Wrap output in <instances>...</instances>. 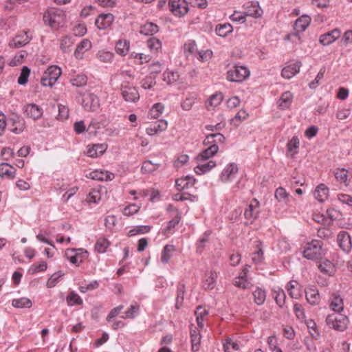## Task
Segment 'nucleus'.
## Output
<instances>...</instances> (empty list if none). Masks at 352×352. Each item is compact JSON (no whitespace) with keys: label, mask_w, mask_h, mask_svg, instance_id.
Listing matches in <instances>:
<instances>
[{"label":"nucleus","mask_w":352,"mask_h":352,"mask_svg":"<svg viewBox=\"0 0 352 352\" xmlns=\"http://www.w3.org/2000/svg\"><path fill=\"white\" fill-rule=\"evenodd\" d=\"M179 79V75L177 72L166 71L163 74V80L168 85L176 82Z\"/></svg>","instance_id":"40"},{"label":"nucleus","mask_w":352,"mask_h":352,"mask_svg":"<svg viewBox=\"0 0 352 352\" xmlns=\"http://www.w3.org/2000/svg\"><path fill=\"white\" fill-rule=\"evenodd\" d=\"M114 16L111 13L100 14L95 21V24L100 30H105L113 23Z\"/></svg>","instance_id":"16"},{"label":"nucleus","mask_w":352,"mask_h":352,"mask_svg":"<svg viewBox=\"0 0 352 352\" xmlns=\"http://www.w3.org/2000/svg\"><path fill=\"white\" fill-rule=\"evenodd\" d=\"M215 32L217 35L224 37L232 32V26L229 23L219 24L216 27Z\"/></svg>","instance_id":"45"},{"label":"nucleus","mask_w":352,"mask_h":352,"mask_svg":"<svg viewBox=\"0 0 352 352\" xmlns=\"http://www.w3.org/2000/svg\"><path fill=\"white\" fill-rule=\"evenodd\" d=\"M87 253L83 249H68L65 252V256L72 264L78 266L82 263L84 255Z\"/></svg>","instance_id":"10"},{"label":"nucleus","mask_w":352,"mask_h":352,"mask_svg":"<svg viewBox=\"0 0 352 352\" xmlns=\"http://www.w3.org/2000/svg\"><path fill=\"white\" fill-rule=\"evenodd\" d=\"M287 291L292 298L298 299L302 296V289L296 280H290L288 283Z\"/></svg>","instance_id":"23"},{"label":"nucleus","mask_w":352,"mask_h":352,"mask_svg":"<svg viewBox=\"0 0 352 352\" xmlns=\"http://www.w3.org/2000/svg\"><path fill=\"white\" fill-rule=\"evenodd\" d=\"M223 95L222 94H215L210 96L209 101H208V105L211 107H217L219 104H221V102L223 100Z\"/></svg>","instance_id":"62"},{"label":"nucleus","mask_w":352,"mask_h":352,"mask_svg":"<svg viewBox=\"0 0 352 352\" xmlns=\"http://www.w3.org/2000/svg\"><path fill=\"white\" fill-rule=\"evenodd\" d=\"M89 178L98 181H111L114 178V174L102 170H95L89 173Z\"/></svg>","instance_id":"19"},{"label":"nucleus","mask_w":352,"mask_h":352,"mask_svg":"<svg viewBox=\"0 0 352 352\" xmlns=\"http://www.w3.org/2000/svg\"><path fill=\"white\" fill-rule=\"evenodd\" d=\"M256 243V250L253 253L252 259L254 263L258 264L261 263L263 259V252L262 242L260 240H257Z\"/></svg>","instance_id":"35"},{"label":"nucleus","mask_w":352,"mask_h":352,"mask_svg":"<svg viewBox=\"0 0 352 352\" xmlns=\"http://www.w3.org/2000/svg\"><path fill=\"white\" fill-rule=\"evenodd\" d=\"M275 197L280 202L287 203L289 194L286 192L285 189L279 187L275 191Z\"/></svg>","instance_id":"56"},{"label":"nucleus","mask_w":352,"mask_h":352,"mask_svg":"<svg viewBox=\"0 0 352 352\" xmlns=\"http://www.w3.org/2000/svg\"><path fill=\"white\" fill-rule=\"evenodd\" d=\"M286 295L283 290H279L276 292V296H274L275 301L276 304L280 307H283L285 302Z\"/></svg>","instance_id":"64"},{"label":"nucleus","mask_w":352,"mask_h":352,"mask_svg":"<svg viewBox=\"0 0 352 352\" xmlns=\"http://www.w3.org/2000/svg\"><path fill=\"white\" fill-rule=\"evenodd\" d=\"M245 13L247 15L258 18L263 14V10L258 4V2L252 1L247 7Z\"/></svg>","instance_id":"26"},{"label":"nucleus","mask_w":352,"mask_h":352,"mask_svg":"<svg viewBox=\"0 0 352 352\" xmlns=\"http://www.w3.org/2000/svg\"><path fill=\"white\" fill-rule=\"evenodd\" d=\"M196 179L194 177L187 175L184 177H181L175 181V187L177 190L182 191L185 189H188L194 186Z\"/></svg>","instance_id":"15"},{"label":"nucleus","mask_w":352,"mask_h":352,"mask_svg":"<svg viewBox=\"0 0 352 352\" xmlns=\"http://www.w3.org/2000/svg\"><path fill=\"white\" fill-rule=\"evenodd\" d=\"M161 164L160 163H154L152 161L147 160L144 162L142 166V171L143 173H150L156 170Z\"/></svg>","instance_id":"48"},{"label":"nucleus","mask_w":352,"mask_h":352,"mask_svg":"<svg viewBox=\"0 0 352 352\" xmlns=\"http://www.w3.org/2000/svg\"><path fill=\"white\" fill-rule=\"evenodd\" d=\"M306 299L312 305L317 304L320 300L318 291L314 289H309L306 292Z\"/></svg>","instance_id":"42"},{"label":"nucleus","mask_w":352,"mask_h":352,"mask_svg":"<svg viewBox=\"0 0 352 352\" xmlns=\"http://www.w3.org/2000/svg\"><path fill=\"white\" fill-rule=\"evenodd\" d=\"M91 47V42L87 38H83L76 46L74 56L76 59L81 60L84 57V54L88 52Z\"/></svg>","instance_id":"14"},{"label":"nucleus","mask_w":352,"mask_h":352,"mask_svg":"<svg viewBox=\"0 0 352 352\" xmlns=\"http://www.w3.org/2000/svg\"><path fill=\"white\" fill-rule=\"evenodd\" d=\"M16 173V169L8 163H1L0 164V176L1 177H7L13 178Z\"/></svg>","instance_id":"30"},{"label":"nucleus","mask_w":352,"mask_h":352,"mask_svg":"<svg viewBox=\"0 0 352 352\" xmlns=\"http://www.w3.org/2000/svg\"><path fill=\"white\" fill-rule=\"evenodd\" d=\"M130 43L127 40H119L116 45V52L120 56H125L129 50Z\"/></svg>","instance_id":"34"},{"label":"nucleus","mask_w":352,"mask_h":352,"mask_svg":"<svg viewBox=\"0 0 352 352\" xmlns=\"http://www.w3.org/2000/svg\"><path fill=\"white\" fill-rule=\"evenodd\" d=\"M131 58H133L138 64L148 63L151 60V56L143 53L132 52L130 54Z\"/></svg>","instance_id":"54"},{"label":"nucleus","mask_w":352,"mask_h":352,"mask_svg":"<svg viewBox=\"0 0 352 352\" xmlns=\"http://www.w3.org/2000/svg\"><path fill=\"white\" fill-rule=\"evenodd\" d=\"M168 7L176 16H182L188 11V4L185 0H168Z\"/></svg>","instance_id":"9"},{"label":"nucleus","mask_w":352,"mask_h":352,"mask_svg":"<svg viewBox=\"0 0 352 352\" xmlns=\"http://www.w3.org/2000/svg\"><path fill=\"white\" fill-rule=\"evenodd\" d=\"M300 142L296 136H294L287 144V153L290 154L291 157H294L298 153Z\"/></svg>","instance_id":"36"},{"label":"nucleus","mask_w":352,"mask_h":352,"mask_svg":"<svg viewBox=\"0 0 352 352\" xmlns=\"http://www.w3.org/2000/svg\"><path fill=\"white\" fill-rule=\"evenodd\" d=\"M223 349L225 352H232V351H238L239 349V344L231 339L226 340L223 344Z\"/></svg>","instance_id":"59"},{"label":"nucleus","mask_w":352,"mask_h":352,"mask_svg":"<svg viewBox=\"0 0 352 352\" xmlns=\"http://www.w3.org/2000/svg\"><path fill=\"white\" fill-rule=\"evenodd\" d=\"M175 250L173 245H166L162 252L161 261L163 263H168L171 258V253Z\"/></svg>","instance_id":"41"},{"label":"nucleus","mask_w":352,"mask_h":352,"mask_svg":"<svg viewBox=\"0 0 352 352\" xmlns=\"http://www.w3.org/2000/svg\"><path fill=\"white\" fill-rule=\"evenodd\" d=\"M328 195L329 188L324 184L318 185L314 191V197L320 202H323L326 200Z\"/></svg>","instance_id":"27"},{"label":"nucleus","mask_w":352,"mask_h":352,"mask_svg":"<svg viewBox=\"0 0 352 352\" xmlns=\"http://www.w3.org/2000/svg\"><path fill=\"white\" fill-rule=\"evenodd\" d=\"M141 87L144 89H151L155 84V78L151 76H146L141 82Z\"/></svg>","instance_id":"58"},{"label":"nucleus","mask_w":352,"mask_h":352,"mask_svg":"<svg viewBox=\"0 0 352 352\" xmlns=\"http://www.w3.org/2000/svg\"><path fill=\"white\" fill-rule=\"evenodd\" d=\"M73 44L74 41L72 37L69 36H65L60 41V47L63 52H66L73 45Z\"/></svg>","instance_id":"57"},{"label":"nucleus","mask_w":352,"mask_h":352,"mask_svg":"<svg viewBox=\"0 0 352 352\" xmlns=\"http://www.w3.org/2000/svg\"><path fill=\"white\" fill-rule=\"evenodd\" d=\"M146 43L147 47L153 53L158 52L159 50H161L162 48L161 41L155 37H151L148 38Z\"/></svg>","instance_id":"46"},{"label":"nucleus","mask_w":352,"mask_h":352,"mask_svg":"<svg viewBox=\"0 0 352 352\" xmlns=\"http://www.w3.org/2000/svg\"><path fill=\"white\" fill-rule=\"evenodd\" d=\"M293 94L290 91H285L282 94L279 100L278 107L282 109H288L292 102Z\"/></svg>","instance_id":"29"},{"label":"nucleus","mask_w":352,"mask_h":352,"mask_svg":"<svg viewBox=\"0 0 352 352\" xmlns=\"http://www.w3.org/2000/svg\"><path fill=\"white\" fill-rule=\"evenodd\" d=\"M301 66L300 61L290 63L282 69L281 75L284 78L289 79L300 72Z\"/></svg>","instance_id":"12"},{"label":"nucleus","mask_w":352,"mask_h":352,"mask_svg":"<svg viewBox=\"0 0 352 352\" xmlns=\"http://www.w3.org/2000/svg\"><path fill=\"white\" fill-rule=\"evenodd\" d=\"M339 246L344 252H349L351 248V241L350 235L345 231L340 232L337 236Z\"/></svg>","instance_id":"18"},{"label":"nucleus","mask_w":352,"mask_h":352,"mask_svg":"<svg viewBox=\"0 0 352 352\" xmlns=\"http://www.w3.org/2000/svg\"><path fill=\"white\" fill-rule=\"evenodd\" d=\"M201 163L202 162L199 163V164L194 168L195 173L197 175H202L208 173L216 166V162L213 160H210L206 163Z\"/></svg>","instance_id":"28"},{"label":"nucleus","mask_w":352,"mask_h":352,"mask_svg":"<svg viewBox=\"0 0 352 352\" xmlns=\"http://www.w3.org/2000/svg\"><path fill=\"white\" fill-rule=\"evenodd\" d=\"M151 230L149 226H138L130 230L128 232L129 236H133L138 234L147 233Z\"/></svg>","instance_id":"55"},{"label":"nucleus","mask_w":352,"mask_h":352,"mask_svg":"<svg viewBox=\"0 0 352 352\" xmlns=\"http://www.w3.org/2000/svg\"><path fill=\"white\" fill-rule=\"evenodd\" d=\"M168 123L164 120H160L155 122L146 129V133L148 135H154L158 133L162 132L167 129Z\"/></svg>","instance_id":"17"},{"label":"nucleus","mask_w":352,"mask_h":352,"mask_svg":"<svg viewBox=\"0 0 352 352\" xmlns=\"http://www.w3.org/2000/svg\"><path fill=\"white\" fill-rule=\"evenodd\" d=\"M158 31V26L153 23H146L140 29V33L144 35H153Z\"/></svg>","instance_id":"39"},{"label":"nucleus","mask_w":352,"mask_h":352,"mask_svg":"<svg viewBox=\"0 0 352 352\" xmlns=\"http://www.w3.org/2000/svg\"><path fill=\"white\" fill-rule=\"evenodd\" d=\"M182 218L181 212L177 208H174V217L171 220L168 222L167 227L163 231L164 234L169 232L173 228H174L179 223Z\"/></svg>","instance_id":"31"},{"label":"nucleus","mask_w":352,"mask_h":352,"mask_svg":"<svg viewBox=\"0 0 352 352\" xmlns=\"http://www.w3.org/2000/svg\"><path fill=\"white\" fill-rule=\"evenodd\" d=\"M97 58L103 63H110L113 58V54L109 51L100 50L96 54Z\"/></svg>","instance_id":"53"},{"label":"nucleus","mask_w":352,"mask_h":352,"mask_svg":"<svg viewBox=\"0 0 352 352\" xmlns=\"http://www.w3.org/2000/svg\"><path fill=\"white\" fill-rule=\"evenodd\" d=\"M248 270H243V275L239 276L235 278L234 285L239 288L248 289L251 285L249 281L245 278Z\"/></svg>","instance_id":"38"},{"label":"nucleus","mask_w":352,"mask_h":352,"mask_svg":"<svg viewBox=\"0 0 352 352\" xmlns=\"http://www.w3.org/2000/svg\"><path fill=\"white\" fill-rule=\"evenodd\" d=\"M107 148L105 144H96L88 146L87 155L91 157H98L102 155Z\"/></svg>","instance_id":"20"},{"label":"nucleus","mask_w":352,"mask_h":352,"mask_svg":"<svg viewBox=\"0 0 352 352\" xmlns=\"http://www.w3.org/2000/svg\"><path fill=\"white\" fill-rule=\"evenodd\" d=\"M334 176L336 180L340 184H344L345 186H349V180L348 179V170L345 168H338L334 171Z\"/></svg>","instance_id":"32"},{"label":"nucleus","mask_w":352,"mask_h":352,"mask_svg":"<svg viewBox=\"0 0 352 352\" xmlns=\"http://www.w3.org/2000/svg\"><path fill=\"white\" fill-rule=\"evenodd\" d=\"M340 35V30L335 28L327 33L322 34L320 36L319 41L323 45H329L339 38Z\"/></svg>","instance_id":"13"},{"label":"nucleus","mask_w":352,"mask_h":352,"mask_svg":"<svg viewBox=\"0 0 352 352\" xmlns=\"http://www.w3.org/2000/svg\"><path fill=\"white\" fill-rule=\"evenodd\" d=\"M140 307L138 305H131L130 308L124 313V316H122L123 318H134L136 313L139 311Z\"/></svg>","instance_id":"63"},{"label":"nucleus","mask_w":352,"mask_h":352,"mask_svg":"<svg viewBox=\"0 0 352 352\" xmlns=\"http://www.w3.org/2000/svg\"><path fill=\"white\" fill-rule=\"evenodd\" d=\"M250 75V72L247 67L235 64L227 72V79L230 82H242Z\"/></svg>","instance_id":"4"},{"label":"nucleus","mask_w":352,"mask_h":352,"mask_svg":"<svg viewBox=\"0 0 352 352\" xmlns=\"http://www.w3.org/2000/svg\"><path fill=\"white\" fill-rule=\"evenodd\" d=\"M61 69L56 65H52L47 68L41 78V84L45 87H52L61 75Z\"/></svg>","instance_id":"6"},{"label":"nucleus","mask_w":352,"mask_h":352,"mask_svg":"<svg viewBox=\"0 0 352 352\" xmlns=\"http://www.w3.org/2000/svg\"><path fill=\"white\" fill-rule=\"evenodd\" d=\"M67 302L68 305H82V300L78 294L75 292H71L67 297Z\"/></svg>","instance_id":"50"},{"label":"nucleus","mask_w":352,"mask_h":352,"mask_svg":"<svg viewBox=\"0 0 352 352\" xmlns=\"http://www.w3.org/2000/svg\"><path fill=\"white\" fill-rule=\"evenodd\" d=\"M186 287L183 283H178L177 286V296L175 299V308L179 309L182 304L184 299V294L186 292Z\"/></svg>","instance_id":"33"},{"label":"nucleus","mask_w":352,"mask_h":352,"mask_svg":"<svg viewBox=\"0 0 352 352\" xmlns=\"http://www.w3.org/2000/svg\"><path fill=\"white\" fill-rule=\"evenodd\" d=\"M70 82L73 86L82 87L86 85L87 82V77L85 74H78L70 79Z\"/></svg>","instance_id":"51"},{"label":"nucleus","mask_w":352,"mask_h":352,"mask_svg":"<svg viewBox=\"0 0 352 352\" xmlns=\"http://www.w3.org/2000/svg\"><path fill=\"white\" fill-rule=\"evenodd\" d=\"M311 17L304 14L299 17L295 22L294 28L297 32H302L311 23Z\"/></svg>","instance_id":"21"},{"label":"nucleus","mask_w":352,"mask_h":352,"mask_svg":"<svg viewBox=\"0 0 352 352\" xmlns=\"http://www.w3.org/2000/svg\"><path fill=\"white\" fill-rule=\"evenodd\" d=\"M326 322L330 328L343 331L346 329L348 318L344 315L334 313L327 316Z\"/></svg>","instance_id":"5"},{"label":"nucleus","mask_w":352,"mask_h":352,"mask_svg":"<svg viewBox=\"0 0 352 352\" xmlns=\"http://www.w3.org/2000/svg\"><path fill=\"white\" fill-rule=\"evenodd\" d=\"M226 138L220 133H213L206 136L204 144L208 147L202 151L195 158L197 163L206 161L217 153L219 151L218 144L225 143Z\"/></svg>","instance_id":"1"},{"label":"nucleus","mask_w":352,"mask_h":352,"mask_svg":"<svg viewBox=\"0 0 352 352\" xmlns=\"http://www.w3.org/2000/svg\"><path fill=\"white\" fill-rule=\"evenodd\" d=\"M164 110V105L162 103L155 104L151 109L149 111L148 115L151 118L157 119L163 113Z\"/></svg>","instance_id":"44"},{"label":"nucleus","mask_w":352,"mask_h":352,"mask_svg":"<svg viewBox=\"0 0 352 352\" xmlns=\"http://www.w3.org/2000/svg\"><path fill=\"white\" fill-rule=\"evenodd\" d=\"M217 278V274L214 271H211L209 274L208 277L205 280L204 283V287L205 289H212L216 285V279Z\"/></svg>","instance_id":"43"},{"label":"nucleus","mask_w":352,"mask_h":352,"mask_svg":"<svg viewBox=\"0 0 352 352\" xmlns=\"http://www.w3.org/2000/svg\"><path fill=\"white\" fill-rule=\"evenodd\" d=\"M27 116L33 120L40 118L43 115V110L35 104H30L25 108Z\"/></svg>","instance_id":"22"},{"label":"nucleus","mask_w":352,"mask_h":352,"mask_svg":"<svg viewBox=\"0 0 352 352\" xmlns=\"http://www.w3.org/2000/svg\"><path fill=\"white\" fill-rule=\"evenodd\" d=\"M121 94L124 100L129 102H136L140 99V94L135 87L128 82H124L120 87Z\"/></svg>","instance_id":"7"},{"label":"nucleus","mask_w":352,"mask_h":352,"mask_svg":"<svg viewBox=\"0 0 352 352\" xmlns=\"http://www.w3.org/2000/svg\"><path fill=\"white\" fill-rule=\"evenodd\" d=\"M238 170V166L235 163L228 164L221 172V181L225 183L232 181L236 178Z\"/></svg>","instance_id":"11"},{"label":"nucleus","mask_w":352,"mask_h":352,"mask_svg":"<svg viewBox=\"0 0 352 352\" xmlns=\"http://www.w3.org/2000/svg\"><path fill=\"white\" fill-rule=\"evenodd\" d=\"M259 205L258 201L254 199L251 203L249 204L248 208L245 210L244 215L245 217L250 221H253L258 217V212H254V210Z\"/></svg>","instance_id":"25"},{"label":"nucleus","mask_w":352,"mask_h":352,"mask_svg":"<svg viewBox=\"0 0 352 352\" xmlns=\"http://www.w3.org/2000/svg\"><path fill=\"white\" fill-rule=\"evenodd\" d=\"M248 116V113L246 111L241 109L236 116L232 119L231 123L235 125H239L240 122L245 120Z\"/></svg>","instance_id":"60"},{"label":"nucleus","mask_w":352,"mask_h":352,"mask_svg":"<svg viewBox=\"0 0 352 352\" xmlns=\"http://www.w3.org/2000/svg\"><path fill=\"white\" fill-rule=\"evenodd\" d=\"M47 265L45 261H41L39 263H34L28 270L29 274L33 275L38 272H44L47 270Z\"/></svg>","instance_id":"49"},{"label":"nucleus","mask_w":352,"mask_h":352,"mask_svg":"<svg viewBox=\"0 0 352 352\" xmlns=\"http://www.w3.org/2000/svg\"><path fill=\"white\" fill-rule=\"evenodd\" d=\"M208 314V312L206 309L201 307H199L197 308V310L195 311V315L197 316L196 320L197 322V325L199 328L202 329L204 327V317L206 316Z\"/></svg>","instance_id":"47"},{"label":"nucleus","mask_w":352,"mask_h":352,"mask_svg":"<svg viewBox=\"0 0 352 352\" xmlns=\"http://www.w3.org/2000/svg\"><path fill=\"white\" fill-rule=\"evenodd\" d=\"M254 301L258 305H263L266 299V292L260 287H257L253 292Z\"/></svg>","instance_id":"37"},{"label":"nucleus","mask_w":352,"mask_h":352,"mask_svg":"<svg viewBox=\"0 0 352 352\" xmlns=\"http://www.w3.org/2000/svg\"><path fill=\"white\" fill-rule=\"evenodd\" d=\"M69 110L67 106L58 104V119L60 120H67L69 118Z\"/></svg>","instance_id":"61"},{"label":"nucleus","mask_w":352,"mask_h":352,"mask_svg":"<svg viewBox=\"0 0 352 352\" xmlns=\"http://www.w3.org/2000/svg\"><path fill=\"white\" fill-rule=\"evenodd\" d=\"M82 107L87 111H96L100 107V100L97 95L89 91L82 95Z\"/></svg>","instance_id":"8"},{"label":"nucleus","mask_w":352,"mask_h":352,"mask_svg":"<svg viewBox=\"0 0 352 352\" xmlns=\"http://www.w3.org/2000/svg\"><path fill=\"white\" fill-rule=\"evenodd\" d=\"M330 307L335 312H340L344 309V303L342 298L338 294H333L329 300Z\"/></svg>","instance_id":"24"},{"label":"nucleus","mask_w":352,"mask_h":352,"mask_svg":"<svg viewBox=\"0 0 352 352\" xmlns=\"http://www.w3.org/2000/svg\"><path fill=\"white\" fill-rule=\"evenodd\" d=\"M109 245V242L108 241V240L105 238L101 237L98 239L95 245V250L98 253H104L106 252Z\"/></svg>","instance_id":"52"},{"label":"nucleus","mask_w":352,"mask_h":352,"mask_svg":"<svg viewBox=\"0 0 352 352\" xmlns=\"http://www.w3.org/2000/svg\"><path fill=\"white\" fill-rule=\"evenodd\" d=\"M65 19V12L57 8H50L43 15L44 23L53 28H57L62 25Z\"/></svg>","instance_id":"3"},{"label":"nucleus","mask_w":352,"mask_h":352,"mask_svg":"<svg viewBox=\"0 0 352 352\" xmlns=\"http://www.w3.org/2000/svg\"><path fill=\"white\" fill-rule=\"evenodd\" d=\"M323 242L320 240H312L311 242L307 243L305 250L302 252V255L305 258L317 261L322 259L325 254L324 250L322 249Z\"/></svg>","instance_id":"2"}]
</instances>
